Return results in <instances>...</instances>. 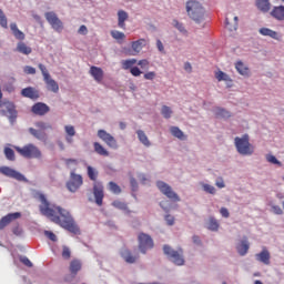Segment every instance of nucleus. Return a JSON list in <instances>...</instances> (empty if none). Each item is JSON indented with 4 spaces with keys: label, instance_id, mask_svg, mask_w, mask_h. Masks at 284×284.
Segmentation results:
<instances>
[{
    "label": "nucleus",
    "instance_id": "4468645a",
    "mask_svg": "<svg viewBox=\"0 0 284 284\" xmlns=\"http://www.w3.org/2000/svg\"><path fill=\"white\" fill-rule=\"evenodd\" d=\"M98 136L105 143L109 148H112V150H116L119 148V144L116 142V139L112 136V134L108 133V131L100 129L98 130Z\"/></svg>",
    "mask_w": 284,
    "mask_h": 284
},
{
    "label": "nucleus",
    "instance_id": "f704fd0d",
    "mask_svg": "<svg viewBox=\"0 0 284 284\" xmlns=\"http://www.w3.org/2000/svg\"><path fill=\"white\" fill-rule=\"evenodd\" d=\"M16 50L20 52V54H32V48L26 44V42H19Z\"/></svg>",
    "mask_w": 284,
    "mask_h": 284
},
{
    "label": "nucleus",
    "instance_id": "cd10ccee",
    "mask_svg": "<svg viewBox=\"0 0 284 284\" xmlns=\"http://www.w3.org/2000/svg\"><path fill=\"white\" fill-rule=\"evenodd\" d=\"M69 272L72 274V276H77L79 272H81V261L73 260L70 262Z\"/></svg>",
    "mask_w": 284,
    "mask_h": 284
},
{
    "label": "nucleus",
    "instance_id": "b1692460",
    "mask_svg": "<svg viewBox=\"0 0 284 284\" xmlns=\"http://www.w3.org/2000/svg\"><path fill=\"white\" fill-rule=\"evenodd\" d=\"M145 45H148V40H145V39H139L136 41H133L131 43V48L133 50L132 55L134 57V55L139 54V52H141V50H143V48H145Z\"/></svg>",
    "mask_w": 284,
    "mask_h": 284
},
{
    "label": "nucleus",
    "instance_id": "423d86ee",
    "mask_svg": "<svg viewBox=\"0 0 284 284\" xmlns=\"http://www.w3.org/2000/svg\"><path fill=\"white\" fill-rule=\"evenodd\" d=\"M16 152L24 159H41V150L34 144H27L23 148L16 146Z\"/></svg>",
    "mask_w": 284,
    "mask_h": 284
},
{
    "label": "nucleus",
    "instance_id": "603ef678",
    "mask_svg": "<svg viewBox=\"0 0 284 284\" xmlns=\"http://www.w3.org/2000/svg\"><path fill=\"white\" fill-rule=\"evenodd\" d=\"M173 26L180 32H185V27L183 26V23L179 22V20H173Z\"/></svg>",
    "mask_w": 284,
    "mask_h": 284
},
{
    "label": "nucleus",
    "instance_id": "de8ad7c7",
    "mask_svg": "<svg viewBox=\"0 0 284 284\" xmlns=\"http://www.w3.org/2000/svg\"><path fill=\"white\" fill-rule=\"evenodd\" d=\"M0 26L1 28H8V18L6 17V13H3V10L0 9Z\"/></svg>",
    "mask_w": 284,
    "mask_h": 284
},
{
    "label": "nucleus",
    "instance_id": "58836bf2",
    "mask_svg": "<svg viewBox=\"0 0 284 284\" xmlns=\"http://www.w3.org/2000/svg\"><path fill=\"white\" fill-rule=\"evenodd\" d=\"M108 189L110 192H112V194H121V186H119L116 182H109Z\"/></svg>",
    "mask_w": 284,
    "mask_h": 284
},
{
    "label": "nucleus",
    "instance_id": "a878e982",
    "mask_svg": "<svg viewBox=\"0 0 284 284\" xmlns=\"http://www.w3.org/2000/svg\"><path fill=\"white\" fill-rule=\"evenodd\" d=\"M271 17L276 21H284V6L273 7L271 10Z\"/></svg>",
    "mask_w": 284,
    "mask_h": 284
},
{
    "label": "nucleus",
    "instance_id": "f8f14e48",
    "mask_svg": "<svg viewBox=\"0 0 284 284\" xmlns=\"http://www.w3.org/2000/svg\"><path fill=\"white\" fill-rule=\"evenodd\" d=\"M156 187L162 194H164V196L169 197L171 201H181V197H179V194L172 191V186H170V184L163 181H158Z\"/></svg>",
    "mask_w": 284,
    "mask_h": 284
},
{
    "label": "nucleus",
    "instance_id": "39448f33",
    "mask_svg": "<svg viewBox=\"0 0 284 284\" xmlns=\"http://www.w3.org/2000/svg\"><path fill=\"white\" fill-rule=\"evenodd\" d=\"M234 141L239 154H242V156H252L254 154V146L250 143V135L236 136Z\"/></svg>",
    "mask_w": 284,
    "mask_h": 284
},
{
    "label": "nucleus",
    "instance_id": "0e129e2a",
    "mask_svg": "<svg viewBox=\"0 0 284 284\" xmlns=\"http://www.w3.org/2000/svg\"><path fill=\"white\" fill-rule=\"evenodd\" d=\"M132 190H136L139 187V184L136 183V179L131 178L130 180Z\"/></svg>",
    "mask_w": 284,
    "mask_h": 284
},
{
    "label": "nucleus",
    "instance_id": "393cba45",
    "mask_svg": "<svg viewBox=\"0 0 284 284\" xmlns=\"http://www.w3.org/2000/svg\"><path fill=\"white\" fill-rule=\"evenodd\" d=\"M236 251L240 256H245V254L250 252V242L247 241V237H244L241 243L236 245Z\"/></svg>",
    "mask_w": 284,
    "mask_h": 284
},
{
    "label": "nucleus",
    "instance_id": "e433bc0d",
    "mask_svg": "<svg viewBox=\"0 0 284 284\" xmlns=\"http://www.w3.org/2000/svg\"><path fill=\"white\" fill-rule=\"evenodd\" d=\"M64 131L67 133V136H65L67 143H72L73 142L72 136L77 134V131L72 125H65Z\"/></svg>",
    "mask_w": 284,
    "mask_h": 284
},
{
    "label": "nucleus",
    "instance_id": "1a4fd4ad",
    "mask_svg": "<svg viewBox=\"0 0 284 284\" xmlns=\"http://www.w3.org/2000/svg\"><path fill=\"white\" fill-rule=\"evenodd\" d=\"M1 99H3V97H0V108H3L0 112L2 114V116H7L10 121V123H14V121H17V109L14 106V103L12 102H2Z\"/></svg>",
    "mask_w": 284,
    "mask_h": 284
},
{
    "label": "nucleus",
    "instance_id": "3c124183",
    "mask_svg": "<svg viewBox=\"0 0 284 284\" xmlns=\"http://www.w3.org/2000/svg\"><path fill=\"white\" fill-rule=\"evenodd\" d=\"M144 79L146 81H154V79H156V72L149 71V72L144 73Z\"/></svg>",
    "mask_w": 284,
    "mask_h": 284
},
{
    "label": "nucleus",
    "instance_id": "20e7f679",
    "mask_svg": "<svg viewBox=\"0 0 284 284\" xmlns=\"http://www.w3.org/2000/svg\"><path fill=\"white\" fill-rule=\"evenodd\" d=\"M34 125L37 129L29 128L30 135L38 141H42V143H48V133H45V130H53L52 124L45 121H37Z\"/></svg>",
    "mask_w": 284,
    "mask_h": 284
},
{
    "label": "nucleus",
    "instance_id": "bf43d9fd",
    "mask_svg": "<svg viewBox=\"0 0 284 284\" xmlns=\"http://www.w3.org/2000/svg\"><path fill=\"white\" fill-rule=\"evenodd\" d=\"M21 263H23V265H27V267H32V262L28 257H22Z\"/></svg>",
    "mask_w": 284,
    "mask_h": 284
},
{
    "label": "nucleus",
    "instance_id": "a18cd8bd",
    "mask_svg": "<svg viewBox=\"0 0 284 284\" xmlns=\"http://www.w3.org/2000/svg\"><path fill=\"white\" fill-rule=\"evenodd\" d=\"M71 256H72V252L70 251V247L63 246L62 258H64V261H70Z\"/></svg>",
    "mask_w": 284,
    "mask_h": 284
},
{
    "label": "nucleus",
    "instance_id": "680f3d73",
    "mask_svg": "<svg viewBox=\"0 0 284 284\" xmlns=\"http://www.w3.org/2000/svg\"><path fill=\"white\" fill-rule=\"evenodd\" d=\"M165 221H166L168 225H174V216L165 215Z\"/></svg>",
    "mask_w": 284,
    "mask_h": 284
},
{
    "label": "nucleus",
    "instance_id": "a211bd4d",
    "mask_svg": "<svg viewBox=\"0 0 284 284\" xmlns=\"http://www.w3.org/2000/svg\"><path fill=\"white\" fill-rule=\"evenodd\" d=\"M17 219H21V213L16 212L7 214L0 220V230H6V227H8L12 221H17Z\"/></svg>",
    "mask_w": 284,
    "mask_h": 284
},
{
    "label": "nucleus",
    "instance_id": "ea45409f",
    "mask_svg": "<svg viewBox=\"0 0 284 284\" xmlns=\"http://www.w3.org/2000/svg\"><path fill=\"white\" fill-rule=\"evenodd\" d=\"M207 230H211V232H216L219 230V222L214 217H210Z\"/></svg>",
    "mask_w": 284,
    "mask_h": 284
},
{
    "label": "nucleus",
    "instance_id": "864d4df0",
    "mask_svg": "<svg viewBox=\"0 0 284 284\" xmlns=\"http://www.w3.org/2000/svg\"><path fill=\"white\" fill-rule=\"evenodd\" d=\"M24 74H37V69L34 67L27 65L23 68Z\"/></svg>",
    "mask_w": 284,
    "mask_h": 284
},
{
    "label": "nucleus",
    "instance_id": "8fccbe9b",
    "mask_svg": "<svg viewBox=\"0 0 284 284\" xmlns=\"http://www.w3.org/2000/svg\"><path fill=\"white\" fill-rule=\"evenodd\" d=\"M203 190L207 194H216V189L213 185L210 184H203Z\"/></svg>",
    "mask_w": 284,
    "mask_h": 284
},
{
    "label": "nucleus",
    "instance_id": "774afa93",
    "mask_svg": "<svg viewBox=\"0 0 284 284\" xmlns=\"http://www.w3.org/2000/svg\"><path fill=\"white\" fill-rule=\"evenodd\" d=\"M193 243H195V245H201V237H199V235H193Z\"/></svg>",
    "mask_w": 284,
    "mask_h": 284
},
{
    "label": "nucleus",
    "instance_id": "ddd939ff",
    "mask_svg": "<svg viewBox=\"0 0 284 284\" xmlns=\"http://www.w3.org/2000/svg\"><path fill=\"white\" fill-rule=\"evenodd\" d=\"M83 185V176L71 172L70 180L67 182V190L69 192H77Z\"/></svg>",
    "mask_w": 284,
    "mask_h": 284
},
{
    "label": "nucleus",
    "instance_id": "7c9ffc66",
    "mask_svg": "<svg viewBox=\"0 0 284 284\" xmlns=\"http://www.w3.org/2000/svg\"><path fill=\"white\" fill-rule=\"evenodd\" d=\"M125 21H128V12L123 10L118 11V26L122 30H125Z\"/></svg>",
    "mask_w": 284,
    "mask_h": 284
},
{
    "label": "nucleus",
    "instance_id": "f03ea898",
    "mask_svg": "<svg viewBox=\"0 0 284 284\" xmlns=\"http://www.w3.org/2000/svg\"><path fill=\"white\" fill-rule=\"evenodd\" d=\"M87 173L90 179V181H94L93 183V196L95 199L97 205L101 206L103 205V199L105 196V193L103 191V182L97 181L99 179V171L92 166L87 168Z\"/></svg>",
    "mask_w": 284,
    "mask_h": 284
},
{
    "label": "nucleus",
    "instance_id": "0eeeda50",
    "mask_svg": "<svg viewBox=\"0 0 284 284\" xmlns=\"http://www.w3.org/2000/svg\"><path fill=\"white\" fill-rule=\"evenodd\" d=\"M38 68L42 73L43 81L47 85V90L57 94L59 92V83H57L54 79H52V75H50V71H48L45 64L40 63L38 64Z\"/></svg>",
    "mask_w": 284,
    "mask_h": 284
},
{
    "label": "nucleus",
    "instance_id": "052dcab7",
    "mask_svg": "<svg viewBox=\"0 0 284 284\" xmlns=\"http://www.w3.org/2000/svg\"><path fill=\"white\" fill-rule=\"evenodd\" d=\"M45 236H48L50 241H57V235L50 231H45Z\"/></svg>",
    "mask_w": 284,
    "mask_h": 284
},
{
    "label": "nucleus",
    "instance_id": "c85d7f7f",
    "mask_svg": "<svg viewBox=\"0 0 284 284\" xmlns=\"http://www.w3.org/2000/svg\"><path fill=\"white\" fill-rule=\"evenodd\" d=\"M260 34H262V37H270L271 39H275L278 40V32L270 29V28H261L258 30Z\"/></svg>",
    "mask_w": 284,
    "mask_h": 284
},
{
    "label": "nucleus",
    "instance_id": "72a5a7b5",
    "mask_svg": "<svg viewBox=\"0 0 284 284\" xmlns=\"http://www.w3.org/2000/svg\"><path fill=\"white\" fill-rule=\"evenodd\" d=\"M136 134L140 143H143L145 148H150L152 145V143L150 142V139H148V135L143 130H138Z\"/></svg>",
    "mask_w": 284,
    "mask_h": 284
},
{
    "label": "nucleus",
    "instance_id": "dca6fc26",
    "mask_svg": "<svg viewBox=\"0 0 284 284\" xmlns=\"http://www.w3.org/2000/svg\"><path fill=\"white\" fill-rule=\"evenodd\" d=\"M0 174L8 176L9 179H16V181H24L26 176L18 171L10 169V166H1Z\"/></svg>",
    "mask_w": 284,
    "mask_h": 284
},
{
    "label": "nucleus",
    "instance_id": "4be33fe9",
    "mask_svg": "<svg viewBox=\"0 0 284 284\" xmlns=\"http://www.w3.org/2000/svg\"><path fill=\"white\" fill-rule=\"evenodd\" d=\"M120 256L125 261V263L129 264H132L139 260V255L132 254V251L128 248H122L120 251Z\"/></svg>",
    "mask_w": 284,
    "mask_h": 284
},
{
    "label": "nucleus",
    "instance_id": "2eb2a0df",
    "mask_svg": "<svg viewBox=\"0 0 284 284\" xmlns=\"http://www.w3.org/2000/svg\"><path fill=\"white\" fill-rule=\"evenodd\" d=\"M136 65V59H128L122 61V70H130L132 77H141L143 74V71L139 69Z\"/></svg>",
    "mask_w": 284,
    "mask_h": 284
},
{
    "label": "nucleus",
    "instance_id": "412c9836",
    "mask_svg": "<svg viewBox=\"0 0 284 284\" xmlns=\"http://www.w3.org/2000/svg\"><path fill=\"white\" fill-rule=\"evenodd\" d=\"M89 74L97 81V83L103 82L104 72L103 69L92 65L89 70Z\"/></svg>",
    "mask_w": 284,
    "mask_h": 284
},
{
    "label": "nucleus",
    "instance_id": "6e6552de",
    "mask_svg": "<svg viewBox=\"0 0 284 284\" xmlns=\"http://www.w3.org/2000/svg\"><path fill=\"white\" fill-rule=\"evenodd\" d=\"M163 252L166 256H169L170 261L175 265H184L185 260L183 258V250L180 248L178 251L170 247V245H164Z\"/></svg>",
    "mask_w": 284,
    "mask_h": 284
},
{
    "label": "nucleus",
    "instance_id": "13d9d810",
    "mask_svg": "<svg viewBox=\"0 0 284 284\" xmlns=\"http://www.w3.org/2000/svg\"><path fill=\"white\" fill-rule=\"evenodd\" d=\"M220 213L222 214V216H223L224 219H230V211H227L226 207H222V209L220 210Z\"/></svg>",
    "mask_w": 284,
    "mask_h": 284
},
{
    "label": "nucleus",
    "instance_id": "5fc2aeb1",
    "mask_svg": "<svg viewBox=\"0 0 284 284\" xmlns=\"http://www.w3.org/2000/svg\"><path fill=\"white\" fill-rule=\"evenodd\" d=\"M217 116H222V119H230V112L225 109H219Z\"/></svg>",
    "mask_w": 284,
    "mask_h": 284
},
{
    "label": "nucleus",
    "instance_id": "2f4dec72",
    "mask_svg": "<svg viewBox=\"0 0 284 284\" xmlns=\"http://www.w3.org/2000/svg\"><path fill=\"white\" fill-rule=\"evenodd\" d=\"M11 31L13 37L18 39V41H23L26 39V33H23L21 30H19V27H17V23H11L10 24Z\"/></svg>",
    "mask_w": 284,
    "mask_h": 284
},
{
    "label": "nucleus",
    "instance_id": "6ab92c4d",
    "mask_svg": "<svg viewBox=\"0 0 284 284\" xmlns=\"http://www.w3.org/2000/svg\"><path fill=\"white\" fill-rule=\"evenodd\" d=\"M255 258L258 261V263H263V265H270L272 255L270 254L267 247H263L260 253L255 254Z\"/></svg>",
    "mask_w": 284,
    "mask_h": 284
},
{
    "label": "nucleus",
    "instance_id": "37998d69",
    "mask_svg": "<svg viewBox=\"0 0 284 284\" xmlns=\"http://www.w3.org/2000/svg\"><path fill=\"white\" fill-rule=\"evenodd\" d=\"M161 114L164 116V119H170L172 116V109L168 105H163Z\"/></svg>",
    "mask_w": 284,
    "mask_h": 284
},
{
    "label": "nucleus",
    "instance_id": "69168bd1",
    "mask_svg": "<svg viewBox=\"0 0 284 284\" xmlns=\"http://www.w3.org/2000/svg\"><path fill=\"white\" fill-rule=\"evenodd\" d=\"M156 48L160 52H163L165 48L163 47V42L161 40H156Z\"/></svg>",
    "mask_w": 284,
    "mask_h": 284
},
{
    "label": "nucleus",
    "instance_id": "f257e3e1",
    "mask_svg": "<svg viewBox=\"0 0 284 284\" xmlns=\"http://www.w3.org/2000/svg\"><path fill=\"white\" fill-rule=\"evenodd\" d=\"M39 200L41 202L39 210L42 216H47L52 223L60 225V227L68 230V232H71L72 234H79V226L74 223V219L72 217V214H70V211L50 204L43 194L39 195Z\"/></svg>",
    "mask_w": 284,
    "mask_h": 284
},
{
    "label": "nucleus",
    "instance_id": "338daca9",
    "mask_svg": "<svg viewBox=\"0 0 284 284\" xmlns=\"http://www.w3.org/2000/svg\"><path fill=\"white\" fill-rule=\"evenodd\" d=\"M12 232H13V234H16V236H21V227L16 226V227H13Z\"/></svg>",
    "mask_w": 284,
    "mask_h": 284
},
{
    "label": "nucleus",
    "instance_id": "49530a36",
    "mask_svg": "<svg viewBox=\"0 0 284 284\" xmlns=\"http://www.w3.org/2000/svg\"><path fill=\"white\" fill-rule=\"evenodd\" d=\"M4 156L8 159V161H14V150H12L11 148H6Z\"/></svg>",
    "mask_w": 284,
    "mask_h": 284
},
{
    "label": "nucleus",
    "instance_id": "09e8293b",
    "mask_svg": "<svg viewBox=\"0 0 284 284\" xmlns=\"http://www.w3.org/2000/svg\"><path fill=\"white\" fill-rule=\"evenodd\" d=\"M136 63L142 70H150V61L148 59L139 60Z\"/></svg>",
    "mask_w": 284,
    "mask_h": 284
},
{
    "label": "nucleus",
    "instance_id": "c03bdc74",
    "mask_svg": "<svg viewBox=\"0 0 284 284\" xmlns=\"http://www.w3.org/2000/svg\"><path fill=\"white\" fill-rule=\"evenodd\" d=\"M112 205H113V207H116L118 210L128 211V204H125L124 202H121L119 200L113 201Z\"/></svg>",
    "mask_w": 284,
    "mask_h": 284
},
{
    "label": "nucleus",
    "instance_id": "c9c22d12",
    "mask_svg": "<svg viewBox=\"0 0 284 284\" xmlns=\"http://www.w3.org/2000/svg\"><path fill=\"white\" fill-rule=\"evenodd\" d=\"M235 70L239 72V74H242V77H247V74H250V69L245 67L242 61H237L235 63Z\"/></svg>",
    "mask_w": 284,
    "mask_h": 284
},
{
    "label": "nucleus",
    "instance_id": "e2e57ef3",
    "mask_svg": "<svg viewBox=\"0 0 284 284\" xmlns=\"http://www.w3.org/2000/svg\"><path fill=\"white\" fill-rule=\"evenodd\" d=\"M79 34H88V27H85L84 24H82L79 30H78Z\"/></svg>",
    "mask_w": 284,
    "mask_h": 284
},
{
    "label": "nucleus",
    "instance_id": "c756f323",
    "mask_svg": "<svg viewBox=\"0 0 284 284\" xmlns=\"http://www.w3.org/2000/svg\"><path fill=\"white\" fill-rule=\"evenodd\" d=\"M256 8L261 10V12H270L272 4L270 0H256Z\"/></svg>",
    "mask_w": 284,
    "mask_h": 284
},
{
    "label": "nucleus",
    "instance_id": "bb28decb",
    "mask_svg": "<svg viewBox=\"0 0 284 284\" xmlns=\"http://www.w3.org/2000/svg\"><path fill=\"white\" fill-rule=\"evenodd\" d=\"M93 149L95 154H99V156H110V151L99 142L93 143Z\"/></svg>",
    "mask_w": 284,
    "mask_h": 284
},
{
    "label": "nucleus",
    "instance_id": "473e14b6",
    "mask_svg": "<svg viewBox=\"0 0 284 284\" xmlns=\"http://www.w3.org/2000/svg\"><path fill=\"white\" fill-rule=\"evenodd\" d=\"M170 132L172 136H175V139H179L180 141H185V139H187V136H185V133H183V131L179 129V126H171Z\"/></svg>",
    "mask_w": 284,
    "mask_h": 284
},
{
    "label": "nucleus",
    "instance_id": "4d7b16f0",
    "mask_svg": "<svg viewBox=\"0 0 284 284\" xmlns=\"http://www.w3.org/2000/svg\"><path fill=\"white\" fill-rule=\"evenodd\" d=\"M272 211L274 212V214H277V215L283 214V209H281V206L278 205H273Z\"/></svg>",
    "mask_w": 284,
    "mask_h": 284
},
{
    "label": "nucleus",
    "instance_id": "4c0bfd02",
    "mask_svg": "<svg viewBox=\"0 0 284 284\" xmlns=\"http://www.w3.org/2000/svg\"><path fill=\"white\" fill-rule=\"evenodd\" d=\"M215 79L217 80V81H232V78H230L229 75H227V73H225V72H223V71H221V70H219V71H216L215 72Z\"/></svg>",
    "mask_w": 284,
    "mask_h": 284
},
{
    "label": "nucleus",
    "instance_id": "5701e85b",
    "mask_svg": "<svg viewBox=\"0 0 284 284\" xmlns=\"http://www.w3.org/2000/svg\"><path fill=\"white\" fill-rule=\"evenodd\" d=\"M21 94L26 99H31L32 101H37L39 99V91L32 87H28L21 90Z\"/></svg>",
    "mask_w": 284,
    "mask_h": 284
},
{
    "label": "nucleus",
    "instance_id": "9d476101",
    "mask_svg": "<svg viewBox=\"0 0 284 284\" xmlns=\"http://www.w3.org/2000/svg\"><path fill=\"white\" fill-rule=\"evenodd\" d=\"M138 242H139V250L142 254H145L148 250H152L154 247V241L152 240V236L145 233H140L138 235Z\"/></svg>",
    "mask_w": 284,
    "mask_h": 284
},
{
    "label": "nucleus",
    "instance_id": "7ed1b4c3",
    "mask_svg": "<svg viewBox=\"0 0 284 284\" xmlns=\"http://www.w3.org/2000/svg\"><path fill=\"white\" fill-rule=\"evenodd\" d=\"M185 9L187 17L195 21V23H201L205 19V7L199 0H189L185 3Z\"/></svg>",
    "mask_w": 284,
    "mask_h": 284
},
{
    "label": "nucleus",
    "instance_id": "9b49d317",
    "mask_svg": "<svg viewBox=\"0 0 284 284\" xmlns=\"http://www.w3.org/2000/svg\"><path fill=\"white\" fill-rule=\"evenodd\" d=\"M44 17L55 32H63V22L61 19H59V16H57L54 11L45 12Z\"/></svg>",
    "mask_w": 284,
    "mask_h": 284
},
{
    "label": "nucleus",
    "instance_id": "aec40b11",
    "mask_svg": "<svg viewBox=\"0 0 284 284\" xmlns=\"http://www.w3.org/2000/svg\"><path fill=\"white\" fill-rule=\"evenodd\" d=\"M225 28L230 32H234L239 28V17L229 14L225 19Z\"/></svg>",
    "mask_w": 284,
    "mask_h": 284
},
{
    "label": "nucleus",
    "instance_id": "79ce46f5",
    "mask_svg": "<svg viewBox=\"0 0 284 284\" xmlns=\"http://www.w3.org/2000/svg\"><path fill=\"white\" fill-rule=\"evenodd\" d=\"M111 37L115 39V41H123V39H125V33L113 30L111 31Z\"/></svg>",
    "mask_w": 284,
    "mask_h": 284
},
{
    "label": "nucleus",
    "instance_id": "6e6d98bb",
    "mask_svg": "<svg viewBox=\"0 0 284 284\" xmlns=\"http://www.w3.org/2000/svg\"><path fill=\"white\" fill-rule=\"evenodd\" d=\"M215 185L220 190H223V187H225V181L223 180V178H217L215 181Z\"/></svg>",
    "mask_w": 284,
    "mask_h": 284
},
{
    "label": "nucleus",
    "instance_id": "a19ab883",
    "mask_svg": "<svg viewBox=\"0 0 284 284\" xmlns=\"http://www.w3.org/2000/svg\"><path fill=\"white\" fill-rule=\"evenodd\" d=\"M266 161L268 163H272L273 165H278V168H283V163L281 161H278V159H276V156H274L272 154L266 155Z\"/></svg>",
    "mask_w": 284,
    "mask_h": 284
},
{
    "label": "nucleus",
    "instance_id": "f3484780",
    "mask_svg": "<svg viewBox=\"0 0 284 284\" xmlns=\"http://www.w3.org/2000/svg\"><path fill=\"white\" fill-rule=\"evenodd\" d=\"M31 112L37 114V116H45L50 112V106L43 102H37L32 105Z\"/></svg>",
    "mask_w": 284,
    "mask_h": 284
}]
</instances>
